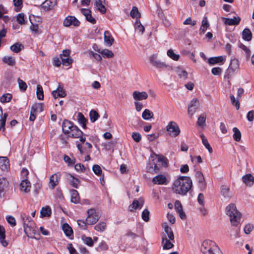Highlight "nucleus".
<instances>
[{
    "label": "nucleus",
    "mask_w": 254,
    "mask_h": 254,
    "mask_svg": "<svg viewBox=\"0 0 254 254\" xmlns=\"http://www.w3.org/2000/svg\"><path fill=\"white\" fill-rule=\"evenodd\" d=\"M192 186V181L190 177L180 176L174 181L172 190L177 194L184 195L190 190Z\"/></svg>",
    "instance_id": "nucleus-1"
},
{
    "label": "nucleus",
    "mask_w": 254,
    "mask_h": 254,
    "mask_svg": "<svg viewBox=\"0 0 254 254\" xmlns=\"http://www.w3.org/2000/svg\"><path fill=\"white\" fill-rule=\"evenodd\" d=\"M167 159L162 155L153 153L150 158L146 169L147 172L151 173H157L161 166L166 167Z\"/></svg>",
    "instance_id": "nucleus-2"
},
{
    "label": "nucleus",
    "mask_w": 254,
    "mask_h": 254,
    "mask_svg": "<svg viewBox=\"0 0 254 254\" xmlns=\"http://www.w3.org/2000/svg\"><path fill=\"white\" fill-rule=\"evenodd\" d=\"M226 213L230 217L231 225L238 227L240 230L239 225L241 219V213L239 212L235 204L231 203L226 208Z\"/></svg>",
    "instance_id": "nucleus-3"
},
{
    "label": "nucleus",
    "mask_w": 254,
    "mask_h": 254,
    "mask_svg": "<svg viewBox=\"0 0 254 254\" xmlns=\"http://www.w3.org/2000/svg\"><path fill=\"white\" fill-rule=\"evenodd\" d=\"M201 251L203 254H223L216 244L209 240L202 242Z\"/></svg>",
    "instance_id": "nucleus-4"
},
{
    "label": "nucleus",
    "mask_w": 254,
    "mask_h": 254,
    "mask_svg": "<svg viewBox=\"0 0 254 254\" xmlns=\"http://www.w3.org/2000/svg\"><path fill=\"white\" fill-rule=\"evenodd\" d=\"M24 230L27 237L37 239L34 235L37 233L34 222L29 216L25 219L23 218Z\"/></svg>",
    "instance_id": "nucleus-5"
},
{
    "label": "nucleus",
    "mask_w": 254,
    "mask_h": 254,
    "mask_svg": "<svg viewBox=\"0 0 254 254\" xmlns=\"http://www.w3.org/2000/svg\"><path fill=\"white\" fill-rule=\"evenodd\" d=\"M166 128L168 134L173 137L177 136L181 132L178 125L174 121L170 122L166 126Z\"/></svg>",
    "instance_id": "nucleus-6"
},
{
    "label": "nucleus",
    "mask_w": 254,
    "mask_h": 254,
    "mask_svg": "<svg viewBox=\"0 0 254 254\" xmlns=\"http://www.w3.org/2000/svg\"><path fill=\"white\" fill-rule=\"evenodd\" d=\"M100 217L94 209H90L87 211V217L86 219L88 225H93L99 219Z\"/></svg>",
    "instance_id": "nucleus-7"
},
{
    "label": "nucleus",
    "mask_w": 254,
    "mask_h": 254,
    "mask_svg": "<svg viewBox=\"0 0 254 254\" xmlns=\"http://www.w3.org/2000/svg\"><path fill=\"white\" fill-rule=\"evenodd\" d=\"M157 55H153L149 58V61L150 64L154 66L157 68H166L168 65L163 62H161L157 59Z\"/></svg>",
    "instance_id": "nucleus-8"
},
{
    "label": "nucleus",
    "mask_w": 254,
    "mask_h": 254,
    "mask_svg": "<svg viewBox=\"0 0 254 254\" xmlns=\"http://www.w3.org/2000/svg\"><path fill=\"white\" fill-rule=\"evenodd\" d=\"M80 22L79 20L74 16H67L63 22V24L65 27H69L71 25L78 26Z\"/></svg>",
    "instance_id": "nucleus-9"
},
{
    "label": "nucleus",
    "mask_w": 254,
    "mask_h": 254,
    "mask_svg": "<svg viewBox=\"0 0 254 254\" xmlns=\"http://www.w3.org/2000/svg\"><path fill=\"white\" fill-rule=\"evenodd\" d=\"M199 106V101L198 99L195 98L192 99L188 107V113L189 115L192 117V116L195 113Z\"/></svg>",
    "instance_id": "nucleus-10"
},
{
    "label": "nucleus",
    "mask_w": 254,
    "mask_h": 254,
    "mask_svg": "<svg viewBox=\"0 0 254 254\" xmlns=\"http://www.w3.org/2000/svg\"><path fill=\"white\" fill-rule=\"evenodd\" d=\"M174 240L167 238L166 234L162 236V246L163 250H169L174 247Z\"/></svg>",
    "instance_id": "nucleus-11"
},
{
    "label": "nucleus",
    "mask_w": 254,
    "mask_h": 254,
    "mask_svg": "<svg viewBox=\"0 0 254 254\" xmlns=\"http://www.w3.org/2000/svg\"><path fill=\"white\" fill-rule=\"evenodd\" d=\"M153 184L158 185H166L168 181L166 177L163 175H158L152 179Z\"/></svg>",
    "instance_id": "nucleus-12"
},
{
    "label": "nucleus",
    "mask_w": 254,
    "mask_h": 254,
    "mask_svg": "<svg viewBox=\"0 0 254 254\" xmlns=\"http://www.w3.org/2000/svg\"><path fill=\"white\" fill-rule=\"evenodd\" d=\"M60 178V173H55L51 176L49 182V187L51 189H54L55 187L59 184Z\"/></svg>",
    "instance_id": "nucleus-13"
},
{
    "label": "nucleus",
    "mask_w": 254,
    "mask_h": 254,
    "mask_svg": "<svg viewBox=\"0 0 254 254\" xmlns=\"http://www.w3.org/2000/svg\"><path fill=\"white\" fill-rule=\"evenodd\" d=\"M52 94L55 99L58 97L64 98L66 96V93L64 89L63 86L59 85L56 90H54L52 92Z\"/></svg>",
    "instance_id": "nucleus-14"
},
{
    "label": "nucleus",
    "mask_w": 254,
    "mask_h": 254,
    "mask_svg": "<svg viewBox=\"0 0 254 254\" xmlns=\"http://www.w3.org/2000/svg\"><path fill=\"white\" fill-rule=\"evenodd\" d=\"M144 202V199L141 197L138 199L134 200L132 204L129 206L128 209L132 212L136 209H140L142 207Z\"/></svg>",
    "instance_id": "nucleus-15"
},
{
    "label": "nucleus",
    "mask_w": 254,
    "mask_h": 254,
    "mask_svg": "<svg viewBox=\"0 0 254 254\" xmlns=\"http://www.w3.org/2000/svg\"><path fill=\"white\" fill-rule=\"evenodd\" d=\"M9 185L8 181L4 178H0V196H3Z\"/></svg>",
    "instance_id": "nucleus-16"
},
{
    "label": "nucleus",
    "mask_w": 254,
    "mask_h": 254,
    "mask_svg": "<svg viewBox=\"0 0 254 254\" xmlns=\"http://www.w3.org/2000/svg\"><path fill=\"white\" fill-rule=\"evenodd\" d=\"M19 189L23 192H29L31 190L30 182L27 179H23L20 184Z\"/></svg>",
    "instance_id": "nucleus-17"
},
{
    "label": "nucleus",
    "mask_w": 254,
    "mask_h": 254,
    "mask_svg": "<svg viewBox=\"0 0 254 254\" xmlns=\"http://www.w3.org/2000/svg\"><path fill=\"white\" fill-rule=\"evenodd\" d=\"M77 147L81 154H89L91 152V149L92 147V145L89 142H86L84 146L77 144Z\"/></svg>",
    "instance_id": "nucleus-18"
},
{
    "label": "nucleus",
    "mask_w": 254,
    "mask_h": 254,
    "mask_svg": "<svg viewBox=\"0 0 254 254\" xmlns=\"http://www.w3.org/2000/svg\"><path fill=\"white\" fill-rule=\"evenodd\" d=\"M220 193L226 199L231 198L233 195V193L230 190L229 187L226 185H222L221 186Z\"/></svg>",
    "instance_id": "nucleus-19"
},
{
    "label": "nucleus",
    "mask_w": 254,
    "mask_h": 254,
    "mask_svg": "<svg viewBox=\"0 0 254 254\" xmlns=\"http://www.w3.org/2000/svg\"><path fill=\"white\" fill-rule=\"evenodd\" d=\"M81 13L85 16L86 19L91 23L94 24L96 23V19L92 16L91 11L89 9L82 8Z\"/></svg>",
    "instance_id": "nucleus-20"
},
{
    "label": "nucleus",
    "mask_w": 254,
    "mask_h": 254,
    "mask_svg": "<svg viewBox=\"0 0 254 254\" xmlns=\"http://www.w3.org/2000/svg\"><path fill=\"white\" fill-rule=\"evenodd\" d=\"M57 4V0H46L41 4L42 7L46 11H49Z\"/></svg>",
    "instance_id": "nucleus-21"
},
{
    "label": "nucleus",
    "mask_w": 254,
    "mask_h": 254,
    "mask_svg": "<svg viewBox=\"0 0 254 254\" xmlns=\"http://www.w3.org/2000/svg\"><path fill=\"white\" fill-rule=\"evenodd\" d=\"M74 127H75V126L73 125L71 122L65 120L63 123V131L65 134H69L71 130H72Z\"/></svg>",
    "instance_id": "nucleus-22"
},
{
    "label": "nucleus",
    "mask_w": 254,
    "mask_h": 254,
    "mask_svg": "<svg viewBox=\"0 0 254 254\" xmlns=\"http://www.w3.org/2000/svg\"><path fill=\"white\" fill-rule=\"evenodd\" d=\"M132 97L135 100L137 101L146 99L148 98V95L146 92L135 91L132 93Z\"/></svg>",
    "instance_id": "nucleus-23"
},
{
    "label": "nucleus",
    "mask_w": 254,
    "mask_h": 254,
    "mask_svg": "<svg viewBox=\"0 0 254 254\" xmlns=\"http://www.w3.org/2000/svg\"><path fill=\"white\" fill-rule=\"evenodd\" d=\"M223 19L224 23L228 25H238L241 20L239 16H234L233 18H223Z\"/></svg>",
    "instance_id": "nucleus-24"
},
{
    "label": "nucleus",
    "mask_w": 254,
    "mask_h": 254,
    "mask_svg": "<svg viewBox=\"0 0 254 254\" xmlns=\"http://www.w3.org/2000/svg\"><path fill=\"white\" fill-rule=\"evenodd\" d=\"M5 230L4 228L0 225V243L1 245L6 247L8 245L7 241L5 240Z\"/></svg>",
    "instance_id": "nucleus-25"
},
{
    "label": "nucleus",
    "mask_w": 254,
    "mask_h": 254,
    "mask_svg": "<svg viewBox=\"0 0 254 254\" xmlns=\"http://www.w3.org/2000/svg\"><path fill=\"white\" fill-rule=\"evenodd\" d=\"M242 181L247 186L251 187L254 183V177L250 174H246L243 177Z\"/></svg>",
    "instance_id": "nucleus-26"
},
{
    "label": "nucleus",
    "mask_w": 254,
    "mask_h": 254,
    "mask_svg": "<svg viewBox=\"0 0 254 254\" xmlns=\"http://www.w3.org/2000/svg\"><path fill=\"white\" fill-rule=\"evenodd\" d=\"M9 167V163L6 157H0V168L2 171H7Z\"/></svg>",
    "instance_id": "nucleus-27"
},
{
    "label": "nucleus",
    "mask_w": 254,
    "mask_h": 254,
    "mask_svg": "<svg viewBox=\"0 0 254 254\" xmlns=\"http://www.w3.org/2000/svg\"><path fill=\"white\" fill-rule=\"evenodd\" d=\"M105 1L101 0H95V5L97 10L102 14H105L106 12L107 9L104 5Z\"/></svg>",
    "instance_id": "nucleus-28"
},
{
    "label": "nucleus",
    "mask_w": 254,
    "mask_h": 254,
    "mask_svg": "<svg viewBox=\"0 0 254 254\" xmlns=\"http://www.w3.org/2000/svg\"><path fill=\"white\" fill-rule=\"evenodd\" d=\"M163 227L164 229L167 238L170 239L171 240H174L175 237L171 228L168 226L167 223H163Z\"/></svg>",
    "instance_id": "nucleus-29"
},
{
    "label": "nucleus",
    "mask_w": 254,
    "mask_h": 254,
    "mask_svg": "<svg viewBox=\"0 0 254 254\" xmlns=\"http://www.w3.org/2000/svg\"><path fill=\"white\" fill-rule=\"evenodd\" d=\"M114 41V38L112 37L110 33L106 31L104 32V42L109 46H111Z\"/></svg>",
    "instance_id": "nucleus-30"
},
{
    "label": "nucleus",
    "mask_w": 254,
    "mask_h": 254,
    "mask_svg": "<svg viewBox=\"0 0 254 254\" xmlns=\"http://www.w3.org/2000/svg\"><path fill=\"white\" fill-rule=\"evenodd\" d=\"M69 136L74 138H79L82 135L83 132L76 126L74 127L72 130L69 133Z\"/></svg>",
    "instance_id": "nucleus-31"
},
{
    "label": "nucleus",
    "mask_w": 254,
    "mask_h": 254,
    "mask_svg": "<svg viewBox=\"0 0 254 254\" xmlns=\"http://www.w3.org/2000/svg\"><path fill=\"white\" fill-rule=\"evenodd\" d=\"M68 177L67 178V179L68 180L70 184L74 188H78L79 186V184L80 183V181L77 179L74 178L73 176L71 175H69Z\"/></svg>",
    "instance_id": "nucleus-32"
},
{
    "label": "nucleus",
    "mask_w": 254,
    "mask_h": 254,
    "mask_svg": "<svg viewBox=\"0 0 254 254\" xmlns=\"http://www.w3.org/2000/svg\"><path fill=\"white\" fill-rule=\"evenodd\" d=\"M77 120L79 123L82 126V127L85 129L86 128V123L87 122V120L81 113H78Z\"/></svg>",
    "instance_id": "nucleus-33"
},
{
    "label": "nucleus",
    "mask_w": 254,
    "mask_h": 254,
    "mask_svg": "<svg viewBox=\"0 0 254 254\" xmlns=\"http://www.w3.org/2000/svg\"><path fill=\"white\" fill-rule=\"evenodd\" d=\"M71 201L74 203H77L79 200V196L77 191L75 190H71Z\"/></svg>",
    "instance_id": "nucleus-34"
},
{
    "label": "nucleus",
    "mask_w": 254,
    "mask_h": 254,
    "mask_svg": "<svg viewBox=\"0 0 254 254\" xmlns=\"http://www.w3.org/2000/svg\"><path fill=\"white\" fill-rule=\"evenodd\" d=\"M97 51L105 58H111L114 56V53L108 49H104L102 51L98 50Z\"/></svg>",
    "instance_id": "nucleus-35"
},
{
    "label": "nucleus",
    "mask_w": 254,
    "mask_h": 254,
    "mask_svg": "<svg viewBox=\"0 0 254 254\" xmlns=\"http://www.w3.org/2000/svg\"><path fill=\"white\" fill-rule=\"evenodd\" d=\"M224 60V58L223 56H219L216 57L210 58L208 62L210 64H215L220 62H222Z\"/></svg>",
    "instance_id": "nucleus-36"
},
{
    "label": "nucleus",
    "mask_w": 254,
    "mask_h": 254,
    "mask_svg": "<svg viewBox=\"0 0 254 254\" xmlns=\"http://www.w3.org/2000/svg\"><path fill=\"white\" fill-rule=\"evenodd\" d=\"M2 61L4 63L10 66H14L15 64V60L14 58L10 56L4 57L2 58Z\"/></svg>",
    "instance_id": "nucleus-37"
},
{
    "label": "nucleus",
    "mask_w": 254,
    "mask_h": 254,
    "mask_svg": "<svg viewBox=\"0 0 254 254\" xmlns=\"http://www.w3.org/2000/svg\"><path fill=\"white\" fill-rule=\"evenodd\" d=\"M153 116L154 114L153 112L148 109H145L142 114V117L145 120H148L151 118H153Z\"/></svg>",
    "instance_id": "nucleus-38"
},
{
    "label": "nucleus",
    "mask_w": 254,
    "mask_h": 254,
    "mask_svg": "<svg viewBox=\"0 0 254 254\" xmlns=\"http://www.w3.org/2000/svg\"><path fill=\"white\" fill-rule=\"evenodd\" d=\"M41 217H49L51 214V209L50 207L47 206L45 207H43L40 211Z\"/></svg>",
    "instance_id": "nucleus-39"
},
{
    "label": "nucleus",
    "mask_w": 254,
    "mask_h": 254,
    "mask_svg": "<svg viewBox=\"0 0 254 254\" xmlns=\"http://www.w3.org/2000/svg\"><path fill=\"white\" fill-rule=\"evenodd\" d=\"M200 137L202 139V142L204 146L208 149L209 152L211 153L213 151L212 148L208 143V140L205 137L204 135L203 134H201L200 135Z\"/></svg>",
    "instance_id": "nucleus-40"
},
{
    "label": "nucleus",
    "mask_w": 254,
    "mask_h": 254,
    "mask_svg": "<svg viewBox=\"0 0 254 254\" xmlns=\"http://www.w3.org/2000/svg\"><path fill=\"white\" fill-rule=\"evenodd\" d=\"M243 38L246 41H249L252 39V34L248 28L245 29L242 32Z\"/></svg>",
    "instance_id": "nucleus-41"
},
{
    "label": "nucleus",
    "mask_w": 254,
    "mask_h": 254,
    "mask_svg": "<svg viewBox=\"0 0 254 254\" xmlns=\"http://www.w3.org/2000/svg\"><path fill=\"white\" fill-rule=\"evenodd\" d=\"M176 72L177 74H178V75L181 78H182L183 79H186L188 77V72L186 70H185L181 68L178 67L176 69Z\"/></svg>",
    "instance_id": "nucleus-42"
},
{
    "label": "nucleus",
    "mask_w": 254,
    "mask_h": 254,
    "mask_svg": "<svg viewBox=\"0 0 254 254\" xmlns=\"http://www.w3.org/2000/svg\"><path fill=\"white\" fill-rule=\"evenodd\" d=\"M44 104L43 103H36L32 106L31 109L33 112H41L43 111Z\"/></svg>",
    "instance_id": "nucleus-43"
},
{
    "label": "nucleus",
    "mask_w": 254,
    "mask_h": 254,
    "mask_svg": "<svg viewBox=\"0 0 254 254\" xmlns=\"http://www.w3.org/2000/svg\"><path fill=\"white\" fill-rule=\"evenodd\" d=\"M63 230L67 236H70L73 234V231L68 224L65 223L63 226Z\"/></svg>",
    "instance_id": "nucleus-44"
},
{
    "label": "nucleus",
    "mask_w": 254,
    "mask_h": 254,
    "mask_svg": "<svg viewBox=\"0 0 254 254\" xmlns=\"http://www.w3.org/2000/svg\"><path fill=\"white\" fill-rule=\"evenodd\" d=\"M130 16L132 18H136V19H138L141 17V14L139 12L138 8L133 6L130 13Z\"/></svg>",
    "instance_id": "nucleus-45"
},
{
    "label": "nucleus",
    "mask_w": 254,
    "mask_h": 254,
    "mask_svg": "<svg viewBox=\"0 0 254 254\" xmlns=\"http://www.w3.org/2000/svg\"><path fill=\"white\" fill-rule=\"evenodd\" d=\"M135 29L140 32L142 34L144 31V27L139 19H136L134 23Z\"/></svg>",
    "instance_id": "nucleus-46"
},
{
    "label": "nucleus",
    "mask_w": 254,
    "mask_h": 254,
    "mask_svg": "<svg viewBox=\"0 0 254 254\" xmlns=\"http://www.w3.org/2000/svg\"><path fill=\"white\" fill-rule=\"evenodd\" d=\"M234 134L233 137L236 141H239L241 138V133L239 129L236 127L233 128Z\"/></svg>",
    "instance_id": "nucleus-47"
},
{
    "label": "nucleus",
    "mask_w": 254,
    "mask_h": 254,
    "mask_svg": "<svg viewBox=\"0 0 254 254\" xmlns=\"http://www.w3.org/2000/svg\"><path fill=\"white\" fill-rule=\"evenodd\" d=\"M36 94L37 98L39 100H42L44 99V93L43 88L40 85H37V90H36Z\"/></svg>",
    "instance_id": "nucleus-48"
},
{
    "label": "nucleus",
    "mask_w": 254,
    "mask_h": 254,
    "mask_svg": "<svg viewBox=\"0 0 254 254\" xmlns=\"http://www.w3.org/2000/svg\"><path fill=\"white\" fill-rule=\"evenodd\" d=\"M89 117L91 122L94 123L98 119L99 115L96 111L92 110L89 113Z\"/></svg>",
    "instance_id": "nucleus-49"
},
{
    "label": "nucleus",
    "mask_w": 254,
    "mask_h": 254,
    "mask_svg": "<svg viewBox=\"0 0 254 254\" xmlns=\"http://www.w3.org/2000/svg\"><path fill=\"white\" fill-rule=\"evenodd\" d=\"M206 119V115L205 113L201 114L198 117L197 124L199 126L204 125Z\"/></svg>",
    "instance_id": "nucleus-50"
},
{
    "label": "nucleus",
    "mask_w": 254,
    "mask_h": 254,
    "mask_svg": "<svg viewBox=\"0 0 254 254\" xmlns=\"http://www.w3.org/2000/svg\"><path fill=\"white\" fill-rule=\"evenodd\" d=\"M12 98V95L10 94H4L0 98L1 103L9 102Z\"/></svg>",
    "instance_id": "nucleus-51"
},
{
    "label": "nucleus",
    "mask_w": 254,
    "mask_h": 254,
    "mask_svg": "<svg viewBox=\"0 0 254 254\" xmlns=\"http://www.w3.org/2000/svg\"><path fill=\"white\" fill-rule=\"evenodd\" d=\"M106 228V224L105 222H101L95 226L94 229L98 231L103 232Z\"/></svg>",
    "instance_id": "nucleus-52"
},
{
    "label": "nucleus",
    "mask_w": 254,
    "mask_h": 254,
    "mask_svg": "<svg viewBox=\"0 0 254 254\" xmlns=\"http://www.w3.org/2000/svg\"><path fill=\"white\" fill-rule=\"evenodd\" d=\"M167 55L174 61H178L180 57V56L174 53L172 49H170L167 51Z\"/></svg>",
    "instance_id": "nucleus-53"
},
{
    "label": "nucleus",
    "mask_w": 254,
    "mask_h": 254,
    "mask_svg": "<svg viewBox=\"0 0 254 254\" xmlns=\"http://www.w3.org/2000/svg\"><path fill=\"white\" fill-rule=\"evenodd\" d=\"M22 45L20 43H17L16 44H13L10 47V50L15 52L18 53L21 50Z\"/></svg>",
    "instance_id": "nucleus-54"
},
{
    "label": "nucleus",
    "mask_w": 254,
    "mask_h": 254,
    "mask_svg": "<svg viewBox=\"0 0 254 254\" xmlns=\"http://www.w3.org/2000/svg\"><path fill=\"white\" fill-rule=\"evenodd\" d=\"M13 2L15 7V10L19 11L22 7L23 3L22 0H13Z\"/></svg>",
    "instance_id": "nucleus-55"
},
{
    "label": "nucleus",
    "mask_w": 254,
    "mask_h": 254,
    "mask_svg": "<svg viewBox=\"0 0 254 254\" xmlns=\"http://www.w3.org/2000/svg\"><path fill=\"white\" fill-rule=\"evenodd\" d=\"M17 81L18 83L19 89L21 90L25 91L27 88L26 83L19 78H18Z\"/></svg>",
    "instance_id": "nucleus-56"
},
{
    "label": "nucleus",
    "mask_w": 254,
    "mask_h": 254,
    "mask_svg": "<svg viewBox=\"0 0 254 254\" xmlns=\"http://www.w3.org/2000/svg\"><path fill=\"white\" fill-rule=\"evenodd\" d=\"M141 217H142V219L144 221L147 222L149 221V211L147 209H145L143 211V212L142 213Z\"/></svg>",
    "instance_id": "nucleus-57"
},
{
    "label": "nucleus",
    "mask_w": 254,
    "mask_h": 254,
    "mask_svg": "<svg viewBox=\"0 0 254 254\" xmlns=\"http://www.w3.org/2000/svg\"><path fill=\"white\" fill-rule=\"evenodd\" d=\"M230 99H231V101L232 102V104L233 105L235 106L236 108V109L237 110H239V108H240V103H239V99L237 98V99L236 100L234 96L233 95H231L230 96Z\"/></svg>",
    "instance_id": "nucleus-58"
},
{
    "label": "nucleus",
    "mask_w": 254,
    "mask_h": 254,
    "mask_svg": "<svg viewBox=\"0 0 254 254\" xmlns=\"http://www.w3.org/2000/svg\"><path fill=\"white\" fill-rule=\"evenodd\" d=\"M254 229V226L252 224H247L244 227V231L245 234H249Z\"/></svg>",
    "instance_id": "nucleus-59"
},
{
    "label": "nucleus",
    "mask_w": 254,
    "mask_h": 254,
    "mask_svg": "<svg viewBox=\"0 0 254 254\" xmlns=\"http://www.w3.org/2000/svg\"><path fill=\"white\" fill-rule=\"evenodd\" d=\"M94 173L97 176H100L102 174V171L101 167L98 165H94L92 167Z\"/></svg>",
    "instance_id": "nucleus-60"
},
{
    "label": "nucleus",
    "mask_w": 254,
    "mask_h": 254,
    "mask_svg": "<svg viewBox=\"0 0 254 254\" xmlns=\"http://www.w3.org/2000/svg\"><path fill=\"white\" fill-rule=\"evenodd\" d=\"M17 21L18 23L21 25H24L25 24L24 14L22 13H19L17 16Z\"/></svg>",
    "instance_id": "nucleus-61"
},
{
    "label": "nucleus",
    "mask_w": 254,
    "mask_h": 254,
    "mask_svg": "<svg viewBox=\"0 0 254 254\" xmlns=\"http://www.w3.org/2000/svg\"><path fill=\"white\" fill-rule=\"evenodd\" d=\"M62 64L65 65H68L72 63V60L69 58L66 57H61Z\"/></svg>",
    "instance_id": "nucleus-62"
},
{
    "label": "nucleus",
    "mask_w": 254,
    "mask_h": 254,
    "mask_svg": "<svg viewBox=\"0 0 254 254\" xmlns=\"http://www.w3.org/2000/svg\"><path fill=\"white\" fill-rule=\"evenodd\" d=\"M239 64L238 60L233 59L231 61L230 68L233 70H236L238 68Z\"/></svg>",
    "instance_id": "nucleus-63"
},
{
    "label": "nucleus",
    "mask_w": 254,
    "mask_h": 254,
    "mask_svg": "<svg viewBox=\"0 0 254 254\" xmlns=\"http://www.w3.org/2000/svg\"><path fill=\"white\" fill-rule=\"evenodd\" d=\"M89 54L90 57H93L98 62H100L102 60V58L100 55L94 53L92 51H90L89 52Z\"/></svg>",
    "instance_id": "nucleus-64"
}]
</instances>
